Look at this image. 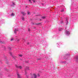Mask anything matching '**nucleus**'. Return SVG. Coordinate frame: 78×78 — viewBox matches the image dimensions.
<instances>
[{"instance_id":"obj_8","label":"nucleus","mask_w":78,"mask_h":78,"mask_svg":"<svg viewBox=\"0 0 78 78\" xmlns=\"http://www.w3.org/2000/svg\"><path fill=\"white\" fill-rule=\"evenodd\" d=\"M27 13L28 15H30V12H27Z\"/></svg>"},{"instance_id":"obj_30","label":"nucleus","mask_w":78,"mask_h":78,"mask_svg":"<svg viewBox=\"0 0 78 78\" xmlns=\"http://www.w3.org/2000/svg\"><path fill=\"white\" fill-rule=\"evenodd\" d=\"M66 59H67V58H66Z\"/></svg>"},{"instance_id":"obj_9","label":"nucleus","mask_w":78,"mask_h":78,"mask_svg":"<svg viewBox=\"0 0 78 78\" xmlns=\"http://www.w3.org/2000/svg\"><path fill=\"white\" fill-rule=\"evenodd\" d=\"M40 24H41V23H37L36 25H40Z\"/></svg>"},{"instance_id":"obj_14","label":"nucleus","mask_w":78,"mask_h":78,"mask_svg":"<svg viewBox=\"0 0 78 78\" xmlns=\"http://www.w3.org/2000/svg\"><path fill=\"white\" fill-rule=\"evenodd\" d=\"M42 19H45V16H42Z\"/></svg>"},{"instance_id":"obj_13","label":"nucleus","mask_w":78,"mask_h":78,"mask_svg":"<svg viewBox=\"0 0 78 78\" xmlns=\"http://www.w3.org/2000/svg\"><path fill=\"white\" fill-rule=\"evenodd\" d=\"M0 43H1V44H3V42H2V41L1 40H0Z\"/></svg>"},{"instance_id":"obj_7","label":"nucleus","mask_w":78,"mask_h":78,"mask_svg":"<svg viewBox=\"0 0 78 78\" xmlns=\"http://www.w3.org/2000/svg\"><path fill=\"white\" fill-rule=\"evenodd\" d=\"M15 5V4H14V3L13 2L12 3V4L11 5V6H14Z\"/></svg>"},{"instance_id":"obj_16","label":"nucleus","mask_w":78,"mask_h":78,"mask_svg":"<svg viewBox=\"0 0 78 78\" xmlns=\"http://www.w3.org/2000/svg\"><path fill=\"white\" fill-rule=\"evenodd\" d=\"M9 54L11 56H12V53L11 52H10Z\"/></svg>"},{"instance_id":"obj_10","label":"nucleus","mask_w":78,"mask_h":78,"mask_svg":"<svg viewBox=\"0 0 78 78\" xmlns=\"http://www.w3.org/2000/svg\"><path fill=\"white\" fill-rule=\"evenodd\" d=\"M66 24H68V21H67V20H66Z\"/></svg>"},{"instance_id":"obj_24","label":"nucleus","mask_w":78,"mask_h":78,"mask_svg":"<svg viewBox=\"0 0 78 78\" xmlns=\"http://www.w3.org/2000/svg\"><path fill=\"white\" fill-rule=\"evenodd\" d=\"M28 31H30V29H28Z\"/></svg>"},{"instance_id":"obj_18","label":"nucleus","mask_w":78,"mask_h":78,"mask_svg":"<svg viewBox=\"0 0 78 78\" xmlns=\"http://www.w3.org/2000/svg\"><path fill=\"white\" fill-rule=\"evenodd\" d=\"M19 56H20V57H22V55H19Z\"/></svg>"},{"instance_id":"obj_11","label":"nucleus","mask_w":78,"mask_h":78,"mask_svg":"<svg viewBox=\"0 0 78 78\" xmlns=\"http://www.w3.org/2000/svg\"><path fill=\"white\" fill-rule=\"evenodd\" d=\"M76 59H78V56H76Z\"/></svg>"},{"instance_id":"obj_25","label":"nucleus","mask_w":78,"mask_h":78,"mask_svg":"<svg viewBox=\"0 0 78 78\" xmlns=\"http://www.w3.org/2000/svg\"><path fill=\"white\" fill-rule=\"evenodd\" d=\"M13 38H12L11 39V41H12V40H13Z\"/></svg>"},{"instance_id":"obj_22","label":"nucleus","mask_w":78,"mask_h":78,"mask_svg":"<svg viewBox=\"0 0 78 78\" xmlns=\"http://www.w3.org/2000/svg\"><path fill=\"white\" fill-rule=\"evenodd\" d=\"M8 49H9V50H11V48H10V47Z\"/></svg>"},{"instance_id":"obj_19","label":"nucleus","mask_w":78,"mask_h":78,"mask_svg":"<svg viewBox=\"0 0 78 78\" xmlns=\"http://www.w3.org/2000/svg\"><path fill=\"white\" fill-rule=\"evenodd\" d=\"M37 76H40V75H39V74H37Z\"/></svg>"},{"instance_id":"obj_20","label":"nucleus","mask_w":78,"mask_h":78,"mask_svg":"<svg viewBox=\"0 0 78 78\" xmlns=\"http://www.w3.org/2000/svg\"><path fill=\"white\" fill-rule=\"evenodd\" d=\"M32 1H33V2L34 3L35 2V1L34 0H32Z\"/></svg>"},{"instance_id":"obj_21","label":"nucleus","mask_w":78,"mask_h":78,"mask_svg":"<svg viewBox=\"0 0 78 78\" xmlns=\"http://www.w3.org/2000/svg\"><path fill=\"white\" fill-rule=\"evenodd\" d=\"M63 11H64V9H62L61 10V12H63Z\"/></svg>"},{"instance_id":"obj_29","label":"nucleus","mask_w":78,"mask_h":78,"mask_svg":"<svg viewBox=\"0 0 78 78\" xmlns=\"http://www.w3.org/2000/svg\"><path fill=\"white\" fill-rule=\"evenodd\" d=\"M26 72V75L27 74V72Z\"/></svg>"},{"instance_id":"obj_17","label":"nucleus","mask_w":78,"mask_h":78,"mask_svg":"<svg viewBox=\"0 0 78 78\" xmlns=\"http://www.w3.org/2000/svg\"><path fill=\"white\" fill-rule=\"evenodd\" d=\"M22 20H24V18L23 17L22 18Z\"/></svg>"},{"instance_id":"obj_28","label":"nucleus","mask_w":78,"mask_h":78,"mask_svg":"<svg viewBox=\"0 0 78 78\" xmlns=\"http://www.w3.org/2000/svg\"><path fill=\"white\" fill-rule=\"evenodd\" d=\"M30 44V43H28H28H27V44Z\"/></svg>"},{"instance_id":"obj_5","label":"nucleus","mask_w":78,"mask_h":78,"mask_svg":"<svg viewBox=\"0 0 78 78\" xmlns=\"http://www.w3.org/2000/svg\"><path fill=\"white\" fill-rule=\"evenodd\" d=\"M17 76H18V78H21V77L20 76V75H19V74L17 73Z\"/></svg>"},{"instance_id":"obj_4","label":"nucleus","mask_w":78,"mask_h":78,"mask_svg":"<svg viewBox=\"0 0 78 78\" xmlns=\"http://www.w3.org/2000/svg\"><path fill=\"white\" fill-rule=\"evenodd\" d=\"M33 75L34 76V78H36V77H37V76L35 74H34Z\"/></svg>"},{"instance_id":"obj_2","label":"nucleus","mask_w":78,"mask_h":78,"mask_svg":"<svg viewBox=\"0 0 78 78\" xmlns=\"http://www.w3.org/2000/svg\"><path fill=\"white\" fill-rule=\"evenodd\" d=\"M16 67L17 69H22V66H19L17 65L16 66Z\"/></svg>"},{"instance_id":"obj_6","label":"nucleus","mask_w":78,"mask_h":78,"mask_svg":"<svg viewBox=\"0 0 78 78\" xmlns=\"http://www.w3.org/2000/svg\"><path fill=\"white\" fill-rule=\"evenodd\" d=\"M18 31V30H16V29H15L14 30V33L16 34V31Z\"/></svg>"},{"instance_id":"obj_12","label":"nucleus","mask_w":78,"mask_h":78,"mask_svg":"<svg viewBox=\"0 0 78 78\" xmlns=\"http://www.w3.org/2000/svg\"><path fill=\"white\" fill-rule=\"evenodd\" d=\"M11 15L12 16H14V14L13 13H12Z\"/></svg>"},{"instance_id":"obj_15","label":"nucleus","mask_w":78,"mask_h":78,"mask_svg":"<svg viewBox=\"0 0 78 78\" xmlns=\"http://www.w3.org/2000/svg\"><path fill=\"white\" fill-rule=\"evenodd\" d=\"M63 23V21H62L60 22V23H61V24H62Z\"/></svg>"},{"instance_id":"obj_1","label":"nucleus","mask_w":78,"mask_h":78,"mask_svg":"<svg viewBox=\"0 0 78 78\" xmlns=\"http://www.w3.org/2000/svg\"><path fill=\"white\" fill-rule=\"evenodd\" d=\"M65 33L66 34V35H67V36H69V35L70 34V32H69V31H68L66 30V31Z\"/></svg>"},{"instance_id":"obj_3","label":"nucleus","mask_w":78,"mask_h":78,"mask_svg":"<svg viewBox=\"0 0 78 78\" xmlns=\"http://www.w3.org/2000/svg\"><path fill=\"white\" fill-rule=\"evenodd\" d=\"M21 13L22 14H23V16H25V15H26V13H25V12H22Z\"/></svg>"},{"instance_id":"obj_27","label":"nucleus","mask_w":78,"mask_h":78,"mask_svg":"<svg viewBox=\"0 0 78 78\" xmlns=\"http://www.w3.org/2000/svg\"><path fill=\"white\" fill-rule=\"evenodd\" d=\"M38 60H41V59L40 58H38Z\"/></svg>"},{"instance_id":"obj_26","label":"nucleus","mask_w":78,"mask_h":78,"mask_svg":"<svg viewBox=\"0 0 78 78\" xmlns=\"http://www.w3.org/2000/svg\"><path fill=\"white\" fill-rule=\"evenodd\" d=\"M29 2H30V3H31V0H29Z\"/></svg>"},{"instance_id":"obj_23","label":"nucleus","mask_w":78,"mask_h":78,"mask_svg":"<svg viewBox=\"0 0 78 78\" xmlns=\"http://www.w3.org/2000/svg\"><path fill=\"white\" fill-rule=\"evenodd\" d=\"M69 54H67V55H66V56H69Z\"/></svg>"}]
</instances>
